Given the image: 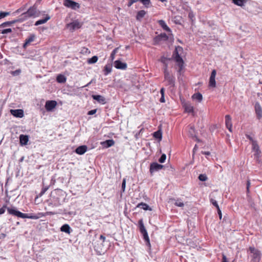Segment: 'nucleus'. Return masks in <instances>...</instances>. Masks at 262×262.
<instances>
[{"mask_svg": "<svg viewBox=\"0 0 262 262\" xmlns=\"http://www.w3.org/2000/svg\"><path fill=\"white\" fill-rule=\"evenodd\" d=\"M67 194L66 192L61 189H57L52 191L48 200L49 205L58 207L64 202Z\"/></svg>", "mask_w": 262, "mask_h": 262, "instance_id": "1", "label": "nucleus"}, {"mask_svg": "<svg viewBox=\"0 0 262 262\" xmlns=\"http://www.w3.org/2000/svg\"><path fill=\"white\" fill-rule=\"evenodd\" d=\"M7 209L9 214L22 219L27 218L33 220H36L39 219L40 217L43 216V214L42 213H38L37 214L32 213H23L20 212L19 211L17 210L14 208H10L9 207H8L7 208Z\"/></svg>", "mask_w": 262, "mask_h": 262, "instance_id": "2", "label": "nucleus"}, {"mask_svg": "<svg viewBox=\"0 0 262 262\" xmlns=\"http://www.w3.org/2000/svg\"><path fill=\"white\" fill-rule=\"evenodd\" d=\"M182 51L183 48L181 47L178 46L177 47H176L172 54V58L177 62V64L179 67V70L178 72L180 74H181V71L184 68V60L179 53V52H182Z\"/></svg>", "mask_w": 262, "mask_h": 262, "instance_id": "3", "label": "nucleus"}, {"mask_svg": "<svg viewBox=\"0 0 262 262\" xmlns=\"http://www.w3.org/2000/svg\"><path fill=\"white\" fill-rule=\"evenodd\" d=\"M38 12L35 6L31 7L26 12L23 13L20 16L23 20H26L28 18L38 16Z\"/></svg>", "mask_w": 262, "mask_h": 262, "instance_id": "4", "label": "nucleus"}, {"mask_svg": "<svg viewBox=\"0 0 262 262\" xmlns=\"http://www.w3.org/2000/svg\"><path fill=\"white\" fill-rule=\"evenodd\" d=\"M139 226L140 231L141 233L142 234L143 239H144L145 242L146 243V245L148 246L149 248H150L151 246L147 230H146L144 227L142 219H141L139 221Z\"/></svg>", "mask_w": 262, "mask_h": 262, "instance_id": "5", "label": "nucleus"}, {"mask_svg": "<svg viewBox=\"0 0 262 262\" xmlns=\"http://www.w3.org/2000/svg\"><path fill=\"white\" fill-rule=\"evenodd\" d=\"M168 39V36L165 33H161L154 38V44L155 45L160 43L161 41H165Z\"/></svg>", "mask_w": 262, "mask_h": 262, "instance_id": "6", "label": "nucleus"}, {"mask_svg": "<svg viewBox=\"0 0 262 262\" xmlns=\"http://www.w3.org/2000/svg\"><path fill=\"white\" fill-rule=\"evenodd\" d=\"M63 5L66 7L73 10H77L80 8L79 4L72 0H64Z\"/></svg>", "mask_w": 262, "mask_h": 262, "instance_id": "7", "label": "nucleus"}, {"mask_svg": "<svg viewBox=\"0 0 262 262\" xmlns=\"http://www.w3.org/2000/svg\"><path fill=\"white\" fill-rule=\"evenodd\" d=\"M164 167V165L158 164L157 162H152L150 165L149 172L151 176H152L154 173L159 171Z\"/></svg>", "mask_w": 262, "mask_h": 262, "instance_id": "8", "label": "nucleus"}, {"mask_svg": "<svg viewBox=\"0 0 262 262\" xmlns=\"http://www.w3.org/2000/svg\"><path fill=\"white\" fill-rule=\"evenodd\" d=\"M164 81L166 82L165 85L168 86V89L172 91L176 86V78L174 77L165 79Z\"/></svg>", "mask_w": 262, "mask_h": 262, "instance_id": "9", "label": "nucleus"}, {"mask_svg": "<svg viewBox=\"0 0 262 262\" xmlns=\"http://www.w3.org/2000/svg\"><path fill=\"white\" fill-rule=\"evenodd\" d=\"M82 25V23L79 22L78 20H75L67 24V27L68 28L70 29V30L73 31L75 30L80 28Z\"/></svg>", "mask_w": 262, "mask_h": 262, "instance_id": "10", "label": "nucleus"}, {"mask_svg": "<svg viewBox=\"0 0 262 262\" xmlns=\"http://www.w3.org/2000/svg\"><path fill=\"white\" fill-rule=\"evenodd\" d=\"M216 71L213 70L211 72V75L209 78V86L211 88H215L216 86L215 76Z\"/></svg>", "mask_w": 262, "mask_h": 262, "instance_id": "11", "label": "nucleus"}, {"mask_svg": "<svg viewBox=\"0 0 262 262\" xmlns=\"http://www.w3.org/2000/svg\"><path fill=\"white\" fill-rule=\"evenodd\" d=\"M57 105V102L55 100H48L45 104V108L48 112H50Z\"/></svg>", "mask_w": 262, "mask_h": 262, "instance_id": "12", "label": "nucleus"}, {"mask_svg": "<svg viewBox=\"0 0 262 262\" xmlns=\"http://www.w3.org/2000/svg\"><path fill=\"white\" fill-rule=\"evenodd\" d=\"M114 67L117 69L126 70L127 69V64L123 62L120 60H116L114 63Z\"/></svg>", "mask_w": 262, "mask_h": 262, "instance_id": "13", "label": "nucleus"}, {"mask_svg": "<svg viewBox=\"0 0 262 262\" xmlns=\"http://www.w3.org/2000/svg\"><path fill=\"white\" fill-rule=\"evenodd\" d=\"M11 114L17 118H23L24 116V111L21 109L10 110Z\"/></svg>", "mask_w": 262, "mask_h": 262, "instance_id": "14", "label": "nucleus"}, {"mask_svg": "<svg viewBox=\"0 0 262 262\" xmlns=\"http://www.w3.org/2000/svg\"><path fill=\"white\" fill-rule=\"evenodd\" d=\"M255 111L257 119H260L262 118V108L258 102L255 104Z\"/></svg>", "mask_w": 262, "mask_h": 262, "instance_id": "15", "label": "nucleus"}, {"mask_svg": "<svg viewBox=\"0 0 262 262\" xmlns=\"http://www.w3.org/2000/svg\"><path fill=\"white\" fill-rule=\"evenodd\" d=\"M225 119L226 127L230 132H232V124L231 116L229 115H226L225 117Z\"/></svg>", "mask_w": 262, "mask_h": 262, "instance_id": "16", "label": "nucleus"}, {"mask_svg": "<svg viewBox=\"0 0 262 262\" xmlns=\"http://www.w3.org/2000/svg\"><path fill=\"white\" fill-rule=\"evenodd\" d=\"M92 97L94 100L97 101L99 103L104 104L106 103V99L104 97L99 95H93Z\"/></svg>", "mask_w": 262, "mask_h": 262, "instance_id": "17", "label": "nucleus"}, {"mask_svg": "<svg viewBox=\"0 0 262 262\" xmlns=\"http://www.w3.org/2000/svg\"><path fill=\"white\" fill-rule=\"evenodd\" d=\"M35 38V35L34 34H30L29 36L26 39L25 42L23 45V48H26Z\"/></svg>", "mask_w": 262, "mask_h": 262, "instance_id": "18", "label": "nucleus"}, {"mask_svg": "<svg viewBox=\"0 0 262 262\" xmlns=\"http://www.w3.org/2000/svg\"><path fill=\"white\" fill-rule=\"evenodd\" d=\"M19 143L20 145H26L29 141V136L26 135H20L19 136Z\"/></svg>", "mask_w": 262, "mask_h": 262, "instance_id": "19", "label": "nucleus"}, {"mask_svg": "<svg viewBox=\"0 0 262 262\" xmlns=\"http://www.w3.org/2000/svg\"><path fill=\"white\" fill-rule=\"evenodd\" d=\"M115 144V141L113 139L106 140L104 141L101 142V145L105 148H108L113 146Z\"/></svg>", "mask_w": 262, "mask_h": 262, "instance_id": "20", "label": "nucleus"}, {"mask_svg": "<svg viewBox=\"0 0 262 262\" xmlns=\"http://www.w3.org/2000/svg\"><path fill=\"white\" fill-rule=\"evenodd\" d=\"M87 148L86 145L79 146L75 149V152L80 155H83L86 151Z\"/></svg>", "mask_w": 262, "mask_h": 262, "instance_id": "21", "label": "nucleus"}, {"mask_svg": "<svg viewBox=\"0 0 262 262\" xmlns=\"http://www.w3.org/2000/svg\"><path fill=\"white\" fill-rule=\"evenodd\" d=\"M50 16L47 14L45 18L43 19H39L38 20L36 21L35 23V26H39L40 25L46 23L48 20H49L50 19Z\"/></svg>", "mask_w": 262, "mask_h": 262, "instance_id": "22", "label": "nucleus"}, {"mask_svg": "<svg viewBox=\"0 0 262 262\" xmlns=\"http://www.w3.org/2000/svg\"><path fill=\"white\" fill-rule=\"evenodd\" d=\"M160 26L165 31L170 32L171 29L167 26L165 21L163 20H160L158 21Z\"/></svg>", "mask_w": 262, "mask_h": 262, "instance_id": "23", "label": "nucleus"}, {"mask_svg": "<svg viewBox=\"0 0 262 262\" xmlns=\"http://www.w3.org/2000/svg\"><path fill=\"white\" fill-rule=\"evenodd\" d=\"M60 230L62 232L70 234L71 232V229L68 224H66L63 225L61 227Z\"/></svg>", "mask_w": 262, "mask_h": 262, "instance_id": "24", "label": "nucleus"}, {"mask_svg": "<svg viewBox=\"0 0 262 262\" xmlns=\"http://www.w3.org/2000/svg\"><path fill=\"white\" fill-rule=\"evenodd\" d=\"M252 150L256 152L255 155H259L260 152V151L259 147L257 144V141L253 142V143L252 144Z\"/></svg>", "mask_w": 262, "mask_h": 262, "instance_id": "25", "label": "nucleus"}, {"mask_svg": "<svg viewBox=\"0 0 262 262\" xmlns=\"http://www.w3.org/2000/svg\"><path fill=\"white\" fill-rule=\"evenodd\" d=\"M66 77L62 74H59L56 77V81L58 83H63L66 82Z\"/></svg>", "mask_w": 262, "mask_h": 262, "instance_id": "26", "label": "nucleus"}, {"mask_svg": "<svg viewBox=\"0 0 262 262\" xmlns=\"http://www.w3.org/2000/svg\"><path fill=\"white\" fill-rule=\"evenodd\" d=\"M146 13V12L145 10H142L139 11L137 12V14L136 15V19L137 20L140 21L141 20V19L144 17Z\"/></svg>", "mask_w": 262, "mask_h": 262, "instance_id": "27", "label": "nucleus"}, {"mask_svg": "<svg viewBox=\"0 0 262 262\" xmlns=\"http://www.w3.org/2000/svg\"><path fill=\"white\" fill-rule=\"evenodd\" d=\"M137 207L143 209L144 210H151V209L149 207V206L146 203L141 202L139 203L137 206Z\"/></svg>", "mask_w": 262, "mask_h": 262, "instance_id": "28", "label": "nucleus"}, {"mask_svg": "<svg viewBox=\"0 0 262 262\" xmlns=\"http://www.w3.org/2000/svg\"><path fill=\"white\" fill-rule=\"evenodd\" d=\"M247 0H232V3L238 6L243 7L245 5Z\"/></svg>", "mask_w": 262, "mask_h": 262, "instance_id": "29", "label": "nucleus"}, {"mask_svg": "<svg viewBox=\"0 0 262 262\" xmlns=\"http://www.w3.org/2000/svg\"><path fill=\"white\" fill-rule=\"evenodd\" d=\"M253 259L255 261L259 262L260 259V252L257 250L254 253H253L252 255Z\"/></svg>", "mask_w": 262, "mask_h": 262, "instance_id": "30", "label": "nucleus"}, {"mask_svg": "<svg viewBox=\"0 0 262 262\" xmlns=\"http://www.w3.org/2000/svg\"><path fill=\"white\" fill-rule=\"evenodd\" d=\"M112 71V65L110 64H106L105 66L103 72H104V75L106 76L109 73H110Z\"/></svg>", "mask_w": 262, "mask_h": 262, "instance_id": "31", "label": "nucleus"}, {"mask_svg": "<svg viewBox=\"0 0 262 262\" xmlns=\"http://www.w3.org/2000/svg\"><path fill=\"white\" fill-rule=\"evenodd\" d=\"M153 136L155 138L161 140L162 138V132L160 130H158L153 134Z\"/></svg>", "mask_w": 262, "mask_h": 262, "instance_id": "32", "label": "nucleus"}, {"mask_svg": "<svg viewBox=\"0 0 262 262\" xmlns=\"http://www.w3.org/2000/svg\"><path fill=\"white\" fill-rule=\"evenodd\" d=\"M172 201H174V204L178 207H182L184 206V204L183 202H182L181 199H177L175 200L174 199H170Z\"/></svg>", "mask_w": 262, "mask_h": 262, "instance_id": "33", "label": "nucleus"}, {"mask_svg": "<svg viewBox=\"0 0 262 262\" xmlns=\"http://www.w3.org/2000/svg\"><path fill=\"white\" fill-rule=\"evenodd\" d=\"M98 58L97 56H93L92 57L88 59V63L89 64L95 63L98 61Z\"/></svg>", "mask_w": 262, "mask_h": 262, "instance_id": "34", "label": "nucleus"}, {"mask_svg": "<svg viewBox=\"0 0 262 262\" xmlns=\"http://www.w3.org/2000/svg\"><path fill=\"white\" fill-rule=\"evenodd\" d=\"M192 98L198 100L199 102L201 101L203 99V96L200 93H198L196 94H194L192 96Z\"/></svg>", "mask_w": 262, "mask_h": 262, "instance_id": "35", "label": "nucleus"}, {"mask_svg": "<svg viewBox=\"0 0 262 262\" xmlns=\"http://www.w3.org/2000/svg\"><path fill=\"white\" fill-rule=\"evenodd\" d=\"M185 110L187 113H193V107L190 104H186L185 106Z\"/></svg>", "mask_w": 262, "mask_h": 262, "instance_id": "36", "label": "nucleus"}, {"mask_svg": "<svg viewBox=\"0 0 262 262\" xmlns=\"http://www.w3.org/2000/svg\"><path fill=\"white\" fill-rule=\"evenodd\" d=\"M118 50H119V48H116L112 52V53L111 54V56H110V58L112 61H113L115 59V54L118 52Z\"/></svg>", "mask_w": 262, "mask_h": 262, "instance_id": "37", "label": "nucleus"}, {"mask_svg": "<svg viewBox=\"0 0 262 262\" xmlns=\"http://www.w3.org/2000/svg\"><path fill=\"white\" fill-rule=\"evenodd\" d=\"M164 79L168 78H170L171 77H174V76L171 75L168 70L164 69Z\"/></svg>", "mask_w": 262, "mask_h": 262, "instance_id": "38", "label": "nucleus"}, {"mask_svg": "<svg viewBox=\"0 0 262 262\" xmlns=\"http://www.w3.org/2000/svg\"><path fill=\"white\" fill-rule=\"evenodd\" d=\"M201 181H206L207 180V177L205 174H200L198 177Z\"/></svg>", "mask_w": 262, "mask_h": 262, "instance_id": "39", "label": "nucleus"}, {"mask_svg": "<svg viewBox=\"0 0 262 262\" xmlns=\"http://www.w3.org/2000/svg\"><path fill=\"white\" fill-rule=\"evenodd\" d=\"M12 26V23H11V21H8L4 22V23H2L1 25H0V28H4V27H6L7 26Z\"/></svg>", "mask_w": 262, "mask_h": 262, "instance_id": "40", "label": "nucleus"}, {"mask_svg": "<svg viewBox=\"0 0 262 262\" xmlns=\"http://www.w3.org/2000/svg\"><path fill=\"white\" fill-rule=\"evenodd\" d=\"M166 156L165 154H163L160 158L159 159V162L161 163H163L165 161Z\"/></svg>", "mask_w": 262, "mask_h": 262, "instance_id": "41", "label": "nucleus"}, {"mask_svg": "<svg viewBox=\"0 0 262 262\" xmlns=\"http://www.w3.org/2000/svg\"><path fill=\"white\" fill-rule=\"evenodd\" d=\"M146 7H148L150 4V0H139Z\"/></svg>", "mask_w": 262, "mask_h": 262, "instance_id": "42", "label": "nucleus"}, {"mask_svg": "<svg viewBox=\"0 0 262 262\" xmlns=\"http://www.w3.org/2000/svg\"><path fill=\"white\" fill-rule=\"evenodd\" d=\"M12 30L11 28L5 29L2 31H0V33L5 34L12 32Z\"/></svg>", "mask_w": 262, "mask_h": 262, "instance_id": "43", "label": "nucleus"}, {"mask_svg": "<svg viewBox=\"0 0 262 262\" xmlns=\"http://www.w3.org/2000/svg\"><path fill=\"white\" fill-rule=\"evenodd\" d=\"M10 14V12L1 11L0 12V18H4L8 15H9Z\"/></svg>", "mask_w": 262, "mask_h": 262, "instance_id": "44", "label": "nucleus"}, {"mask_svg": "<svg viewBox=\"0 0 262 262\" xmlns=\"http://www.w3.org/2000/svg\"><path fill=\"white\" fill-rule=\"evenodd\" d=\"M210 202L212 204L213 206H214L216 207V209L220 207L217 201L214 200L213 199H210Z\"/></svg>", "mask_w": 262, "mask_h": 262, "instance_id": "45", "label": "nucleus"}, {"mask_svg": "<svg viewBox=\"0 0 262 262\" xmlns=\"http://www.w3.org/2000/svg\"><path fill=\"white\" fill-rule=\"evenodd\" d=\"M49 189V186L44 187L42 188L40 193L39 195L42 196Z\"/></svg>", "mask_w": 262, "mask_h": 262, "instance_id": "46", "label": "nucleus"}, {"mask_svg": "<svg viewBox=\"0 0 262 262\" xmlns=\"http://www.w3.org/2000/svg\"><path fill=\"white\" fill-rule=\"evenodd\" d=\"M125 186H126V179H123L122 183V186H121V190L122 192H124L125 189Z\"/></svg>", "mask_w": 262, "mask_h": 262, "instance_id": "47", "label": "nucleus"}, {"mask_svg": "<svg viewBox=\"0 0 262 262\" xmlns=\"http://www.w3.org/2000/svg\"><path fill=\"white\" fill-rule=\"evenodd\" d=\"M246 137L251 142L252 144L253 143V142H256V141L254 140L253 138L249 135H246Z\"/></svg>", "mask_w": 262, "mask_h": 262, "instance_id": "48", "label": "nucleus"}, {"mask_svg": "<svg viewBox=\"0 0 262 262\" xmlns=\"http://www.w3.org/2000/svg\"><path fill=\"white\" fill-rule=\"evenodd\" d=\"M96 112H97V109L92 110L88 112V115H93L95 114L96 113Z\"/></svg>", "mask_w": 262, "mask_h": 262, "instance_id": "49", "label": "nucleus"}, {"mask_svg": "<svg viewBox=\"0 0 262 262\" xmlns=\"http://www.w3.org/2000/svg\"><path fill=\"white\" fill-rule=\"evenodd\" d=\"M222 262H229L226 256L224 254H222Z\"/></svg>", "mask_w": 262, "mask_h": 262, "instance_id": "50", "label": "nucleus"}, {"mask_svg": "<svg viewBox=\"0 0 262 262\" xmlns=\"http://www.w3.org/2000/svg\"><path fill=\"white\" fill-rule=\"evenodd\" d=\"M257 250H258L256 249L254 247H249V251L252 254L254 253V252H255Z\"/></svg>", "mask_w": 262, "mask_h": 262, "instance_id": "51", "label": "nucleus"}, {"mask_svg": "<svg viewBox=\"0 0 262 262\" xmlns=\"http://www.w3.org/2000/svg\"><path fill=\"white\" fill-rule=\"evenodd\" d=\"M6 208H7L6 205H4L2 208H0V214H2L5 212Z\"/></svg>", "mask_w": 262, "mask_h": 262, "instance_id": "52", "label": "nucleus"}, {"mask_svg": "<svg viewBox=\"0 0 262 262\" xmlns=\"http://www.w3.org/2000/svg\"><path fill=\"white\" fill-rule=\"evenodd\" d=\"M216 209H217V213L219 214L220 219L221 220L222 217V214L221 210L220 207L217 208Z\"/></svg>", "mask_w": 262, "mask_h": 262, "instance_id": "53", "label": "nucleus"}, {"mask_svg": "<svg viewBox=\"0 0 262 262\" xmlns=\"http://www.w3.org/2000/svg\"><path fill=\"white\" fill-rule=\"evenodd\" d=\"M250 182L249 180H248L247 182V193H249V188H250Z\"/></svg>", "mask_w": 262, "mask_h": 262, "instance_id": "54", "label": "nucleus"}, {"mask_svg": "<svg viewBox=\"0 0 262 262\" xmlns=\"http://www.w3.org/2000/svg\"><path fill=\"white\" fill-rule=\"evenodd\" d=\"M137 1V0H129L128 3V6H131L134 3H136Z\"/></svg>", "mask_w": 262, "mask_h": 262, "instance_id": "55", "label": "nucleus"}, {"mask_svg": "<svg viewBox=\"0 0 262 262\" xmlns=\"http://www.w3.org/2000/svg\"><path fill=\"white\" fill-rule=\"evenodd\" d=\"M23 20H24L21 19L20 18V19H15V20H12V21H11V22L12 25L17 22L22 21Z\"/></svg>", "mask_w": 262, "mask_h": 262, "instance_id": "56", "label": "nucleus"}, {"mask_svg": "<svg viewBox=\"0 0 262 262\" xmlns=\"http://www.w3.org/2000/svg\"><path fill=\"white\" fill-rule=\"evenodd\" d=\"M160 93H161V96H164L165 89L164 88H162L161 89Z\"/></svg>", "mask_w": 262, "mask_h": 262, "instance_id": "57", "label": "nucleus"}, {"mask_svg": "<svg viewBox=\"0 0 262 262\" xmlns=\"http://www.w3.org/2000/svg\"><path fill=\"white\" fill-rule=\"evenodd\" d=\"M201 152H202V154L203 155H206V156H209V155H210V152L209 151H202Z\"/></svg>", "mask_w": 262, "mask_h": 262, "instance_id": "58", "label": "nucleus"}, {"mask_svg": "<svg viewBox=\"0 0 262 262\" xmlns=\"http://www.w3.org/2000/svg\"><path fill=\"white\" fill-rule=\"evenodd\" d=\"M160 101L161 103H164L165 102L164 96H161V97L160 99Z\"/></svg>", "mask_w": 262, "mask_h": 262, "instance_id": "59", "label": "nucleus"}, {"mask_svg": "<svg viewBox=\"0 0 262 262\" xmlns=\"http://www.w3.org/2000/svg\"><path fill=\"white\" fill-rule=\"evenodd\" d=\"M99 238H100V239H101V240L102 241V242H104L105 241V236H104L103 235H101L100 236Z\"/></svg>", "mask_w": 262, "mask_h": 262, "instance_id": "60", "label": "nucleus"}, {"mask_svg": "<svg viewBox=\"0 0 262 262\" xmlns=\"http://www.w3.org/2000/svg\"><path fill=\"white\" fill-rule=\"evenodd\" d=\"M194 127H191L190 128L189 132L191 133V132H194Z\"/></svg>", "mask_w": 262, "mask_h": 262, "instance_id": "61", "label": "nucleus"}, {"mask_svg": "<svg viewBox=\"0 0 262 262\" xmlns=\"http://www.w3.org/2000/svg\"><path fill=\"white\" fill-rule=\"evenodd\" d=\"M24 157H22L19 160V162H22L23 161H24Z\"/></svg>", "mask_w": 262, "mask_h": 262, "instance_id": "62", "label": "nucleus"}, {"mask_svg": "<svg viewBox=\"0 0 262 262\" xmlns=\"http://www.w3.org/2000/svg\"><path fill=\"white\" fill-rule=\"evenodd\" d=\"M19 73H20L19 70H16L14 72V73L19 74Z\"/></svg>", "mask_w": 262, "mask_h": 262, "instance_id": "63", "label": "nucleus"}, {"mask_svg": "<svg viewBox=\"0 0 262 262\" xmlns=\"http://www.w3.org/2000/svg\"><path fill=\"white\" fill-rule=\"evenodd\" d=\"M20 11H21V9H18V10H17L16 11L15 13H19Z\"/></svg>", "mask_w": 262, "mask_h": 262, "instance_id": "64", "label": "nucleus"}]
</instances>
